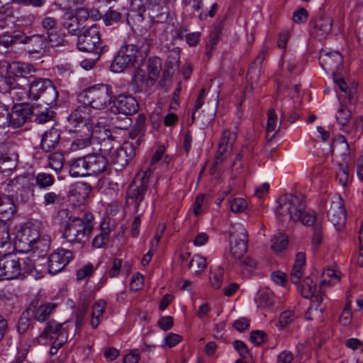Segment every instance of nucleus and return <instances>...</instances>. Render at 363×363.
<instances>
[{"mask_svg": "<svg viewBox=\"0 0 363 363\" xmlns=\"http://www.w3.org/2000/svg\"><path fill=\"white\" fill-rule=\"evenodd\" d=\"M128 67H131V65L127 62L124 55L119 50L111 65V70L113 72L120 73Z\"/></svg>", "mask_w": 363, "mask_h": 363, "instance_id": "obj_43", "label": "nucleus"}, {"mask_svg": "<svg viewBox=\"0 0 363 363\" xmlns=\"http://www.w3.org/2000/svg\"><path fill=\"white\" fill-rule=\"evenodd\" d=\"M86 157L90 176H98L106 170L108 162L102 154L91 153Z\"/></svg>", "mask_w": 363, "mask_h": 363, "instance_id": "obj_24", "label": "nucleus"}, {"mask_svg": "<svg viewBox=\"0 0 363 363\" xmlns=\"http://www.w3.org/2000/svg\"><path fill=\"white\" fill-rule=\"evenodd\" d=\"M110 230L109 228L101 227V233L96 235L92 242L94 247L100 248L103 247L109 239Z\"/></svg>", "mask_w": 363, "mask_h": 363, "instance_id": "obj_61", "label": "nucleus"}, {"mask_svg": "<svg viewBox=\"0 0 363 363\" xmlns=\"http://www.w3.org/2000/svg\"><path fill=\"white\" fill-rule=\"evenodd\" d=\"M157 0H147L146 9L145 10V12L147 13V15L150 20L153 23H157V18L159 16L158 11L159 6L157 2Z\"/></svg>", "mask_w": 363, "mask_h": 363, "instance_id": "obj_59", "label": "nucleus"}, {"mask_svg": "<svg viewBox=\"0 0 363 363\" xmlns=\"http://www.w3.org/2000/svg\"><path fill=\"white\" fill-rule=\"evenodd\" d=\"M20 255V269H21V276L25 277L26 274H30L33 273L35 270V264L34 257L35 255L30 254V255L25 254H19Z\"/></svg>", "mask_w": 363, "mask_h": 363, "instance_id": "obj_33", "label": "nucleus"}, {"mask_svg": "<svg viewBox=\"0 0 363 363\" xmlns=\"http://www.w3.org/2000/svg\"><path fill=\"white\" fill-rule=\"evenodd\" d=\"M206 267V258L199 255H194L188 264V267L194 269L196 273L203 271Z\"/></svg>", "mask_w": 363, "mask_h": 363, "instance_id": "obj_53", "label": "nucleus"}, {"mask_svg": "<svg viewBox=\"0 0 363 363\" xmlns=\"http://www.w3.org/2000/svg\"><path fill=\"white\" fill-rule=\"evenodd\" d=\"M72 258V252L66 250L53 252L48 259V272L54 275L62 271Z\"/></svg>", "mask_w": 363, "mask_h": 363, "instance_id": "obj_18", "label": "nucleus"}, {"mask_svg": "<svg viewBox=\"0 0 363 363\" xmlns=\"http://www.w3.org/2000/svg\"><path fill=\"white\" fill-rule=\"evenodd\" d=\"M60 139V130L55 128H52L43 135L40 147L45 152H50L57 147Z\"/></svg>", "mask_w": 363, "mask_h": 363, "instance_id": "obj_28", "label": "nucleus"}, {"mask_svg": "<svg viewBox=\"0 0 363 363\" xmlns=\"http://www.w3.org/2000/svg\"><path fill=\"white\" fill-rule=\"evenodd\" d=\"M12 245L9 228L6 223H0V254L9 250Z\"/></svg>", "mask_w": 363, "mask_h": 363, "instance_id": "obj_38", "label": "nucleus"}, {"mask_svg": "<svg viewBox=\"0 0 363 363\" xmlns=\"http://www.w3.org/2000/svg\"><path fill=\"white\" fill-rule=\"evenodd\" d=\"M330 152L332 155L336 152L341 157V162H350L353 160L349 144L344 135H339L333 139Z\"/></svg>", "mask_w": 363, "mask_h": 363, "instance_id": "obj_20", "label": "nucleus"}, {"mask_svg": "<svg viewBox=\"0 0 363 363\" xmlns=\"http://www.w3.org/2000/svg\"><path fill=\"white\" fill-rule=\"evenodd\" d=\"M328 218L337 231H341L344 228L347 215L343 201L341 199L331 203L328 211Z\"/></svg>", "mask_w": 363, "mask_h": 363, "instance_id": "obj_17", "label": "nucleus"}, {"mask_svg": "<svg viewBox=\"0 0 363 363\" xmlns=\"http://www.w3.org/2000/svg\"><path fill=\"white\" fill-rule=\"evenodd\" d=\"M223 28V22L219 21L214 25L209 35V40L206 46V55L210 58L212 51L216 47Z\"/></svg>", "mask_w": 363, "mask_h": 363, "instance_id": "obj_32", "label": "nucleus"}, {"mask_svg": "<svg viewBox=\"0 0 363 363\" xmlns=\"http://www.w3.org/2000/svg\"><path fill=\"white\" fill-rule=\"evenodd\" d=\"M16 212L13 194L7 196L0 195V222L6 223L9 220Z\"/></svg>", "mask_w": 363, "mask_h": 363, "instance_id": "obj_25", "label": "nucleus"}, {"mask_svg": "<svg viewBox=\"0 0 363 363\" xmlns=\"http://www.w3.org/2000/svg\"><path fill=\"white\" fill-rule=\"evenodd\" d=\"M298 289L303 297L306 298H313L316 289V281L310 277H307L303 279Z\"/></svg>", "mask_w": 363, "mask_h": 363, "instance_id": "obj_40", "label": "nucleus"}, {"mask_svg": "<svg viewBox=\"0 0 363 363\" xmlns=\"http://www.w3.org/2000/svg\"><path fill=\"white\" fill-rule=\"evenodd\" d=\"M7 71L12 77H26L28 75L31 76L33 73L35 72L36 69L35 67L30 63L12 62L8 65Z\"/></svg>", "mask_w": 363, "mask_h": 363, "instance_id": "obj_27", "label": "nucleus"}, {"mask_svg": "<svg viewBox=\"0 0 363 363\" xmlns=\"http://www.w3.org/2000/svg\"><path fill=\"white\" fill-rule=\"evenodd\" d=\"M50 239L48 237H41L33 242V249L31 251L36 252L39 251L40 253L47 252L50 249Z\"/></svg>", "mask_w": 363, "mask_h": 363, "instance_id": "obj_55", "label": "nucleus"}, {"mask_svg": "<svg viewBox=\"0 0 363 363\" xmlns=\"http://www.w3.org/2000/svg\"><path fill=\"white\" fill-rule=\"evenodd\" d=\"M180 63L179 52L174 50L169 52L167 59L164 64L163 72V79L167 80L174 74Z\"/></svg>", "mask_w": 363, "mask_h": 363, "instance_id": "obj_30", "label": "nucleus"}, {"mask_svg": "<svg viewBox=\"0 0 363 363\" xmlns=\"http://www.w3.org/2000/svg\"><path fill=\"white\" fill-rule=\"evenodd\" d=\"M16 80L11 75L4 74L0 72V92L6 93L10 89H16Z\"/></svg>", "mask_w": 363, "mask_h": 363, "instance_id": "obj_50", "label": "nucleus"}, {"mask_svg": "<svg viewBox=\"0 0 363 363\" xmlns=\"http://www.w3.org/2000/svg\"><path fill=\"white\" fill-rule=\"evenodd\" d=\"M230 254L235 259H241L247 250V233L242 224L231 225L230 230Z\"/></svg>", "mask_w": 363, "mask_h": 363, "instance_id": "obj_12", "label": "nucleus"}, {"mask_svg": "<svg viewBox=\"0 0 363 363\" xmlns=\"http://www.w3.org/2000/svg\"><path fill=\"white\" fill-rule=\"evenodd\" d=\"M182 341V337L180 335L174 333H169L164 337L161 347L172 348L175 347Z\"/></svg>", "mask_w": 363, "mask_h": 363, "instance_id": "obj_56", "label": "nucleus"}, {"mask_svg": "<svg viewBox=\"0 0 363 363\" xmlns=\"http://www.w3.org/2000/svg\"><path fill=\"white\" fill-rule=\"evenodd\" d=\"M98 140L101 141L100 151L108 156L112 153V150H115L119 145L111 134H109V136H104L101 139H98Z\"/></svg>", "mask_w": 363, "mask_h": 363, "instance_id": "obj_47", "label": "nucleus"}, {"mask_svg": "<svg viewBox=\"0 0 363 363\" xmlns=\"http://www.w3.org/2000/svg\"><path fill=\"white\" fill-rule=\"evenodd\" d=\"M20 231L33 242H35L40 235L39 226L35 223H26L23 225Z\"/></svg>", "mask_w": 363, "mask_h": 363, "instance_id": "obj_45", "label": "nucleus"}, {"mask_svg": "<svg viewBox=\"0 0 363 363\" xmlns=\"http://www.w3.org/2000/svg\"><path fill=\"white\" fill-rule=\"evenodd\" d=\"M101 34L96 25L86 29L82 34L78 35L77 48L84 52H94L99 58L102 54L108 50L107 45L100 47Z\"/></svg>", "mask_w": 363, "mask_h": 363, "instance_id": "obj_9", "label": "nucleus"}, {"mask_svg": "<svg viewBox=\"0 0 363 363\" xmlns=\"http://www.w3.org/2000/svg\"><path fill=\"white\" fill-rule=\"evenodd\" d=\"M333 27V20L323 12L311 18L309 28L313 35L320 40L325 39L330 33Z\"/></svg>", "mask_w": 363, "mask_h": 363, "instance_id": "obj_14", "label": "nucleus"}, {"mask_svg": "<svg viewBox=\"0 0 363 363\" xmlns=\"http://www.w3.org/2000/svg\"><path fill=\"white\" fill-rule=\"evenodd\" d=\"M272 249L275 252H281L284 249H285L288 245V239L287 238L281 233L277 235H274L272 240Z\"/></svg>", "mask_w": 363, "mask_h": 363, "instance_id": "obj_51", "label": "nucleus"}, {"mask_svg": "<svg viewBox=\"0 0 363 363\" xmlns=\"http://www.w3.org/2000/svg\"><path fill=\"white\" fill-rule=\"evenodd\" d=\"M277 216L282 221H300L305 225H312L316 220L313 211H306V202L302 194H289L280 199Z\"/></svg>", "mask_w": 363, "mask_h": 363, "instance_id": "obj_1", "label": "nucleus"}, {"mask_svg": "<svg viewBox=\"0 0 363 363\" xmlns=\"http://www.w3.org/2000/svg\"><path fill=\"white\" fill-rule=\"evenodd\" d=\"M20 255L6 253L0 257V279H13L21 276Z\"/></svg>", "mask_w": 363, "mask_h": 363, "instance_id": "obj_13", "label": "nucleus"}, {"mask_svg": "<svg viewBox=\"0 0 363 363\" xmlns=\"http://www.w3.org/2000/svg\"><path fill=\"white\" fill-rule=\"evenodd\" d=\"M14 245L19 252L28 253L32 250L33 242L19 230L16 235Z\"/></svg>", "mask_w": 363, "mask_h": 363, "instance_id": "obj_37", "label": "nucleus"}, {"mask_svg": "<svg viewBox=\"0 0 363 363\" xmlns=\"http://www.w3.org/2000/svg\"><path fill=\"white\" fill-rule=\"evenodd\" d=\"M112 162L118 164L120 167H124L127 164V159L122 151V147L119 145L115 150H112V153L109 155Z\"/></svg>", "mask_w": 363, "mask_h": 363, "instance_id": "obj_52", "label": "nucleus"}, {"mask_svg": "<svg viewBox=\"0 0 363 363\" xmlns=\"http://www.w3.org/2000/svg\"><path fill=\"white\" fill-rule=\"evenodd\" d=\"M140 144V138H138L135 141H125L123 143L122 151L125 155L127 159V164L132 160L136 155V150Z\"/></svg>", "mask_w": 363, "mask_h": 363, "instance_id": "obj_44", "label": "nucleus"}, {"mask_svg": "<svg viewBox=\"0 0 363 363\" xmlns=\"http://www.w3.org/2000/svg\"><path fill=\"white\" fill-rule=\"evenodd\" d=\"M68 329V325L65 323L60 324L54 321L48 323L40 337L50 338L52 341V345L50 350L51 355L56 354L57 350L67 342L69 337Z\"/></svg>", "mask_w": 363, "mask_h": 363, "instance_id": "obj_10", "label": "nucleus"}, {"mask_svg": "<svg viewBox=\"0 0 363 363\" xmlns=\"http://www.w3.org/2000/svg\"><path fill=\"white\" fill-rule=\"evenodd\" d=\"M89 308V303L86 301H82L78 306L77 311H76V320H75V328L82 325L84 321V315L87 313Z\"/></svg>", "mask_w": 363, "mask_h": 363, "instance_id": "obj_60", "label": "nucleus"}, {"mask_svg": "<svg viewBox=\"0 0 363 363\" xmlns=\"http://www.w3.org/2000/svg\"><path fill=\"white\" fill-rule=\"evenodd\" d=\"M54 182L55 178L50 174L40 172L35 176V184L40 189L50 187Z\"/></svg>", "mask_w": 363, "mask_h": 363, "instance_id": "obj_49", "label": "nucleus"}, {"mask_svg": "<svg viewBox=\"0 0 363 363\" xmlns=\"http://www.w3.org/2000/svg\"><path fill=\"white\" fill-rule=\"evenodd\" d=\"M352 312L351 307V301H347L339 318V321L342 325L348 326L352 323Z\"/></svg>", "mask_w": 363, "mask_h": 363, "instance_id": "obj_54", "label": "nucleus"}, {"mask_svg": "<svg viewBox=\"0 0 363 363\" xmlns=\"http://www.w3.org/2000/svg\"><path fill=\"white\" fill-rule=\"evenodd\" d=\"M18 155L14 151H9L2 154L0 157V172L3 174H9L17 166Z\"/></svg>", "mask_w": 363, "mask_h": 363, "instance_id": "obj_31", "label": "nucleus"}, {"mask_svg": "<svg viewBox=\"0 0 363 363\" xmlns=\"http://www.w3.org/2000/svg\"><path fill=\"white\" fill-rule=\"evenodd\" d=\"M257 303L263 308L271 307L274 303V296L273 292L269 289H260L257 293Z\"/></svg>", "mask_w": 363, "mask_h": 363, "instance_id": "obj_39", "label": "nucleus"}, {"mask_svg": "<svg viewBox=\"0 0 363 363\" xmlns=\"http://www.w3.org/2000/svg\"><path fill=\"white\" fill-rule=\"evenodd\" d=\"M159 162V149L156 150L154 155L152 157V160L150 163V167L143 172L141 174L140 172L136 174L135 177H138V180L143 181L144 184L147 186L148 183L150 179L153 176V173L156 169V167H153V166Z\"/></svg>", "mask_w": 363, "mask_h": 363, "instance_id": "obj_34", "label": "nucleus"}, {"mask_svg": "<svg viewBox=\"0 0 363 363\" xmlns=\"http://www.w3.org/2000/svg\"><path fill=\"white\" fill-rule=\"evenodd\" d=\"M152 46L153 40L133 33L128 36L120 50L131 67L138 69L145 62Z\"/></svg>", "mask_w": 363, "mask_h": 363, "instance_id": "obj_2", "label": "nucleus"}, {"mask_svg": "<svg viewBox=\"0 0 363 363\" xmlns=\"http://www.w3.org/2000/svg\"><path fill=\"white\" fill-rule=\"evenodd\" d=\"M33 52H39L46 48L47 38L40 35L28 37L25 41Z\"/></svg>", "mask_w": 363, "mask_h": 363, "instance_id": "obj_36", "label": "nucleus"}, {"mask_svg": "<svg viewBox=\"0 0 363 363\" xmlns=\"http://www.w3.org/2000/svg\"><path fill=\"white\" fill-rule=\"evenodd\" d=\"M26 95L33 101L40 100L47 106L56 105L58 99V91L53 82L46 78H35L29 83L28 90L23 92L19 99L22 100Z\"/></svg>", "mask_w": 363, "mask_h": 363, "instance_id": "obj_3", "label": "nucleus"}, {"mask_svg": "<svg viewBox=\"0 0 363 363\" xmlns=\"http://www.w3.org/2000/svg\"><path fill=\"white\" fill-rule=\"evenodd\" d=\"M82 111V119L79 120L82 125L92 133L91 137L96 139H101L104 136H109L110 131L106 128V118L104 116H99V113H91L90 108L87 106H79L73 111Z\"/></svg>", "mask_w": 363, "mask_h": 363, "instance_id": "obj_8", "label": "nucleus"}, {"mask_svg": "<svg viewBox=\"0 0 363 363\" xmlns=\"http://www.w3.org/2000/svg\"><path fill=\"white\" fill-rule=\"evenodd\" d=\"M84 106L101 110L108 107L112 102V88L106 84H99L86 89L79 95Z\"/></svg>", "mask_w": 363, "mask_h": 363, "instance_id": "obj_6", "label": "nucleus"}, {"mask_svg": "<svg viewBox=\"0 0 363 363\" xmlns=\"http://www.w3.org/2000/svg\"><path fill=\"white\" fill-rule=\"evenodd\" d=\"M121 20V14L112 9H109L103 16V21L106 26H111Z\"/></svg>", "mask_w": 363, "mask_h": 363, "instance_id": "obj_62", "label": "nucleus"}, {"mask_svg": "<svg viewBox=\"0 0 363 363\" xmlns=\"http://www.w3.org/2000/svg\"><path fill=\"white\" fill-rule=\"evenodd\" d=\"M158 58L150 57L147 65V77L144 73L138 70L133 76L130 86L135 93H149L159 79Z\"/></svg>", "mask_w": 363, "mask_h": 363, "instance_id": "obj_7", "label": "nucleus"}, {"mask_svg": "<svg viewBox=\"0 0 363 363\" xmlns=\"http://www.w3.org/2000/svg\"><path fill=\"white\" fill-rule=\"evenodd\" d=\"M224 278V270L221 267H218L214 271L211 272L209 281L211 286L218 290L220 289Z\"/></svg>", "mask_w": 363, "mask_h": 363, "instance_id": "obj_48", "label": "nucleus"}, {"mask_svg": "<svg viewBox=\"0 0 363 363\" xmlns=\"http://www.w3.org/2000/svg\"><path fill=\"white\" fill-rule=\"evenodd\" d=\"M131 119L125 116V117L121 118L116 116L111 119V125L116 129L125 130L130 124Z\"/></svg>", "mask_w": 363, "mask_h": 363, "instance_id": "obj_64", "label": "nucleus"}, {"mask_svg": "<svg viewBox=\"0 0 363 363\" xmlns=\"http://www.w3.org/2000/svg\"><path fill=\"white\" fill-rule=\"evenodd\" d=\"M177 20L174 13L167 11H160V23H164L163 26V33L166 35L167 40L169 38L172 39L184 38V33L177 28Z\"/></svg>", "mask_w": 363, "mask_h": 363, "instance_id": "obj_19", "label": "nucleus"}, {"mask_svg": "<svg viewBox=\"0 0 363 363\" xmlns=\"http://www.w3.org/2000/svg\"><path fill=\"white\" fill-rule=\"evenodd\" d=\"M31 315L28 311L27 308L23 312L18 323V331L23 334L25 333L30 325Z\"/></svg>", "mask_w": 363, "mask_h": 363, "instance_id": "obj_58", "label": "nucleus"}, {"mask_svg": "<svg viewBox=\"0 0 363 363\" xmlns=\"http://www.w3.org/2000/svg\"><path fill=\"white\" fill-rule=\"evenodd\" d=\"M55 303H46L38 304V301H33L28 306L27 310L36 320L39 322L45 321L52 311L56 308Z\"/></svg>", "mask_w": 363, "mask_h": 363, "instance_id": "obj_23", "label": "nucleus"}, {"mask_svg": "<svg viewBox=\"0 0 363 363\" xmlns=\"http://www.w3.org/2000/svg\"><path fill=\"white\" fill-rule=\"evenodd\" d=\"M48 166L55 173L59 174L62 169L65 158L62 153L55 152L50 154L48 157Z\"/></svg>", "mask_w": 363, "mask_h": 363, "instance_id": "obj_42", "label": "nucleus"}, {"mask_svg": "<svg viewBox=\"0 0 363 363\" xmlns=\"http://www.w3.org/2000/svg\"><path fill=\"white\" fill-rule=\"evenodd\" d=\"M116 110L125 115H132L138 110V103L136 99L130 95H118L113 101Z\"/></svg>", "mask_w": 363, "mask_h": 363, "instance_id": "obj_22", "label": "nucleus"}, {"mask_svg": "<svg viewBox=\"0 0 363 363\" xmlns=\"http://www.w3.org/2000/svg\"><path fill=\"white\" fill-rule=\"evenodd\" d=\"M32 108L28 104H20L14 106L11 112L9 113V121L7 125L13 128H19L22 126L31 115Z\"/></svg>", "mask_w": 363, "mask_h": 363, "instance_id": "obj_21", "label": "nucleus"}, {"mask_svg": "<svg viewBox=\"0 0 363 363\" xmlns=\"http://www.w3.org/2000/svg\"><path fill=\"white\" fill-rule=\"evenodd\" d=\"M147 186L143 181L138 180L134 177L126 190V205L133 206L135 210H138L140 203L143 201Z\"/></svg>", "mask_w": 363, "mask_h": 363, "instance_id": "obj_15", "label": "nucleus"}, {"mask_svg": "<svg viewBox=\"0 0 363 363\" xmlns=\"http://www.w3.org/2000/svg\"><path fill=\"white\" fill-rule=\"evenodd\" d=\"M7 191L14 192L13 198L17 202L26 203L29 200L30 189L26 177L18 176L7 184Z\"/></svg>", "mask_w": 363, "mask_h": 363, "instance_id": "obj_16", "label": "nucleus"}, {"mask_svg": "<svg viewBox=\"0 0 363 363\" xmlns=\"http://www.w3.org/2000/svg\"><path fill=\"white\" fill-rule=\"evenodd\" d=\"M89 17L88 9L84 7L77 8L64 13L61 18V25L71 35H79Z\"/></svg>", "mask_w": 363, "mask_h": 363, "instance_id": "obj_11", "label": "nucleus"}, {"mask_svg": "<svg viewBox=\"0 0 363 363\" xmlns=\"http://www.w3.org/2000/svg\"><path fill=\"white\" fill-rule=\"evenodd\" d=\"M94 216L85 213L82 218L74 217L65 225L63 237L70 243L84 242L93 230Z\"/></svg>", "mask_w": 363, "mask_h": 363, "instance_id": "obj_4", "label": "nucleus"}, {"mask_svg": "<svg viewBox=\"0 0 363 363\" xmlns=\"http://www.w3.org/2000/svg\"><path fill=\"white\" fill-rule=\"evenodd\" d=\"M349 164L350 162H341L337 164L336 179L342 186H346L349 181Z\"/></svg>", "mask_w": 363, "mask_h": 363, "instance_id": "obj_46", "label": "nucleus"}, {"mask_svg": "<svg viewBox=\"0 0 363 363\" xmlns=\"http://www.w3.org/2000/svg\"><path fill=\"white\" fill-rule=\"evenodd\" d=\"M82 113L84 114V112L72 111L67 117V128L69 133L76 134V138L71 144L72 151L83 150L91 144L92 133L86 127V125H82L79 121L82 118Z\"/></svg>", "mask_w": 363, "mask_h": 363, "instance_id": "obj_5", "label": "nucleus"}, {"mask_svg": "<svg viewBox=\"0 0 363 363\" xmlns=\"http://www.w3.org/2000/svg\"><path fill=\"white\" fill-rule=\"evenodd\" d=\"M106 306V302L104 300H99L94 303L91 319V325L94 328L99 325Z\"/></svg>", "mask_w": 363, "mask_h": 363, "instance_id": "obj_35", "label": "nucleus"}, {"mask_svg": "<svg viewBox=\"0 0 363 363\" xmlns=\"http://www.w3.org/2000/svg\"><path fill=\"white\" fill-rule=\"evenodd\" d=\"M69 174L72 177L90 176L86 155L69 161Z\"/></svg>", "mask_w": 363, "mask_h": 363, "instance_id": "obj_29", "label": "nucleus"}, {"mask_svg": "<svg viewBox=\"0 0 363 363\" xmlns=\"http://www.w3.org/2000/svg\"><path fill=\"white\" fill-rule=\"evenodd\" d=\"M350 117V111L346 106L340 105L336 115V120L337 123L341 125H345L348 123Z\"/></svg>", "mask_w": 363, "mask_h": 363, "instance_id": "obj_63", "label": "nucleus"}, {"mask_svg": "<svg viewBox=\"0 0 363 363\" xmlns=\"http://www.w3.org/2000/svg\"><path fill=\"white\" fill-rule=\"evenodd\" d=\"M343 61L342 55L337 51L320 52L319 62L325 69L333 70Z\"/></svg>", "mask_w": 363, "mask_h": 363, "instance_id": "obj_26", "label": "nucleus"}, {"mask_svg": "<svg viewBox=\"0 0 363 363\" xmlns=\"http://www.w3.org/2000/svg\"><path fill=\"white\" fill-rule=\"evenodd\" d=\"M31 116L35 117V121L38 123L43 124L50 121L54 117V111L49 110L48 108H45V111H40L38 107L33 106Z\"/></svg>", "mask_w": 363, "mask_h": 363, "instance_id": "obj_41", "label": "nucleus"}, {"mask_svg": "<svg viewBox=\"0 0 363 363\" xmlns=\"http://www.w3.org/2000/svg\"><path fill=\"white\" fill-rule=\"evenodd\" d=\"M231 151L232 149L230 147H226V146H223V145H218L213 166L216 167L217 165L222 164L230 155Z\"/></svg>", "mask_w": 363, "mask_h": 363, "instance_id": "obj_57", "label": "nucleus"}]
</instances>
